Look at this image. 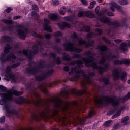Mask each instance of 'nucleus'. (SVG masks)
I'll use <instances>...</instances> for the list:
<instances>
[{
    "instance_id": "f257e3e1",
    "label": "nucleus",
    "mask_w": 130,
    "mask_h": 130,
    "mask_svg": "<svg viewBox=\"0 0 130 130\" xmlns=\"http://www.w3.org/2000/svg\"><path fill=\"white\" fill-rule=\"evenodd\" d=\"M48 101H49V102H53L55 109H53V110L50 109L51 112V113H50L49 112L50 106L49 105H47V108H45V107H44L45 110L40 113V116H37V115L34 113H32L31 114V116L32 120L31 122L32 123L33 121L39 122L40 121H41L42 119H43L44 120H48V119H49L48 113H49L51 118L55 119L56 118H57V117L60 116L59 112H62V113H67L69 110H71L73 106H79V102L77 101H73V102L68 101H65L59 97H57L56 99L53 100L48 99Z\"/></svg>"
},
{
    "instance_id": "f03ea898",
    "label": "nucleus",
    "mask_w": 130,
    "mask_h": 130,
    "mask_svg": "<svg viewBox=\"0 0 130 130\" xmlns=\"http://www.w3.org/2000/svg\"><path fill=\"white\" fill-rule=\"evenodd\" d=\"M84 54L85 55H87V56H89V57H85L82 59L86 67L93 68L94 70H98L99 74L101 76L103 75L104 72H107L108 70H109V64H104V66L102 67L98 66V64L96 62H94L95 58L93 57L92 51H86L84 52Z\"/></svg>"
},
{
    "instance_id": "7ed1b4c3",
    "label": "nucleus",
    "mask_w": 130,
    "mask_h": 130,
    "mask_svg": "<svg viewBox=\"0 0 130 130\" xmlns=\"http://www.w3.org/2000/svg\"><path fill=\"white\" fill-rule=\"evenodd\" d=\"M0 97L1 99L0 100V105H4V108L6 111L5 115L7 117H11V114H15L14 111L10 110V106L7 102L8 101H13V97L10 96L8 98L7 93H0Z\"/></svg>"
},
{
    "instance_id": "20e7f679",
    "label": "nucleus",
    "mask_w": 130,
    "mask_h": 130,
    "mask_svg": "<svg viewBox=\"0 0 130 130\" xmlns=\"http://www.w3.org/2000/svg\"><path fill=\"white\" fill-rule=\"evenodd\" d=\"M114 99H116V96L112 95V97L108 96L107 95H104L102 97L101 101L99 102V104H103L104 102L106 103H110L112 104L113 108L110 110L112 114H113L116 111H117V107L119 105V102L118 101H114Z\"/></svg>"
},
{
    "instance_id": "39448f33",
    "label": "nucleus",
    "mask_w": 130,
    "mask_h": 130,
    "mask_svg": "<svg viewBox=\"0 0 130 130\" xmlns=\"http://www.w3.org/2000/svg\"><path fill=\"white\" fill-rule=\"evenodd\" d=\"M114 99H116V96L112 95V97L108 96L107 95H104L102 97L101 101L99 102V104H103L104 102L106 103H110L112 104L113 108L110 110L112 114H113L116 111H117V107L119 105V102L118 101H114Z\"/></svg>"
},
{
    "instance_id": "423d86ee",
    "label": "nucleus",
    "mask_w": 130,
    "mask_h": 130,
    "mask_svg": "<svg viewBox=\"0 0 130 130\" xmlns=\"http://www.w3.org/2000/svg\"><path fill=\"white\" fill-rule=\"evenodd\" d=\"M13 47L10 44H6L3 51L4 53L0 54V61L2 63H6V62L11 61L12 58H16V55L14 54H10L6 56L7 54L10 53V50Z\"/></svg>"
},
{
    "instance_id": "0eeeda50",
    "label": "nucleus",
    "mask_w": 130,
    "mask_h": 130,
    "mask_svg": "<svg viewBox=\"0 0 130 130\" xmlns=\"http://www.w3.org/2000/svg\"><path fill=\"white\" fill-rule=\"evenodd\" d=\"M14 101L19 105H21V104H34L38 108H41V106L43 107L42 101L40 99V101L34 102L33 101L27 100L24 96H19V98L15 99Z\"/></svg>"
},
{
    "instance_id": "6e6552de",
    "label": "nucleus",
    "mask_w": 130,
    "mask_h": 130,
    "mask_svg": "<svg viewBox=\"0 0 130 130\" xmlns=\"http://www.w3.org/2000/svg\"><path fill=\"white\" fill-rule=\"evenodd\" d=\"M46 66L45 61L42 60L37 65V67H32L28 69H24L23 73L24 74H29L30 75H36L37 73L40 72V70H43Z\"/></svg>"
},
{
    "instance_id": "1a4fd4ad",
    "label": "nucleus",
    "mask_w": 130,
    "mask_h": 130,
    "mask_svg": "<svg viewBox=\"0 0 130 130\" xmlns=\"http://www.w3.org/2000/svg\"><path fill=\"white\" fill-rule=\"evenodd\" d=\"M39 50L38 46L35 45L33 46V51H31L29 49H24L22 51H19V53H22L29 60H33V54L36 55L38 53V51H39Z\"/></svg>"
},
{
    "instance_id": "9d476101",
    "label": "nucleus",
    "mask_w": 130,
    "mask_h": 130,
    "mask_svg": "<svg viewBox=\"0 0 130 130\" xmlns=\"http://www.w3.org/2000/svg\"><path fill=\"white\" fill-rule=\"evenodd\" d=\"M112 76L113 80L114 81H118V79H121L123 82H126L127 80V73L126 72H123L120 75V72H119V69L116 68L112 71Z\"/></svg>"
},
{
    "instance_id": "9b49d317",
    "label": "nucleus",
    "mask_w": 130,
    "mask_h": 130,
    "mask_svg": "<svg viewBox=\"0 0 130 130\" xmlns=\"http://www.w3.org/2000/svg\"><path fill=\"white\" fill-rule=\"evenodd\" d=\"M98 20L102 24H108L109 26H114V28H119V27L121 26V24H120V23L118 21L115 20L114 21H111L110 18L108 17H100L98 18Z\"/></svg>"
},
{
    "instance_id": "f8f14e48",
    "label": "nucleus",
    "mask_w": 130,
    "mask_h": 130,
    "mask_svg": "<svg viewBox=\"0 0 130 130\" xmlns=\"http://www.w3.org/2000/svg\"><path fill=\"white\" fill-rule=\"evenodd\" d=\"M63 47H65V50L66 51H70V52H73L75 51L77 53H81L83 51V49L77 48L75 47V43L73 42H67L63 44Z\"/></svg>"
},
{
    "instance_id": "ddd939ff",
    "label": "nucleus",
    "mask_w": 130,
    "mask_h": 130,
    "mask_svg": "<svg viewBox=\"0 0 130 130\" xmlns=\"http://www.w3.org/2000/svg\"><path fill=\"white\" fill-rule=\"evenodd\" d=\"M0 90L3 92H7L8 94H10L11 96H13V95L17 96H22L24 94V91H18V90L14 89L13 88L8 90V88L6 86L2 85H0Z\"/></svg>"
},
{
    "instance_id": "4468645a",
    "label": "nucleus",
    "mask_w": 130,
    "mask_h": 130,
    "mask_svg": "<svg viewBox=\"0 0 130 130\" xmlns=\"http://www.w3.org/2000/svg\"><path fill=\"white\" fill-rule=\"evenodd\" d=\"M54 73V70L52 69L50 70L47 71L46 74L37 75L35 76V78L38 82H42L46 79H48L50 76H52V74Z\"/></svg>"
},
{
    "instance_id": "2eb2a0df",
    "label": "nucleus",
    "mask_w": 130,
    "mask_h": 130,
    "mask_svg": "<svg viewBox=\"0 0 130 130\" xmlns=\"http://www.w3.org/2000/svg\"><path fill=\"white\" fill-rule=\"evenodd\" d=\"M78 45L79 46H82V45H85L86 48H89L90 47H94L95 46V41L92 40L91 41H88V43L85 40L81 39L78 40Z\"/></svg>"
},
{
    "instance_id": "dca6fc26",
    "label": "nucleus",
    "mask_w": 130,
    "mask_h": 130,
    "mask_svg": "<svg viewBox=\"0 0 130 130\" xmlns=\"http://www.w3.org/2000/svg\"><path fill=\"white\" fill-rule=\"evenodd\" d=\"M50 55L51 57H52L53 59H54V62L56 63V64L57 66H60V64H62V61H61L60 58H59V57H56V54L51 52Z\"/></svg>"
},
{
    "instance_id": "f3484780",
    "label": "nucleus",
    "mask_w": 130,
    "mask_h": 130,
    "mask_svg": "<svg viewBox=\"0 0 130 130\" xmlns=\"http://www.w3.org/2000/svg\"><path fill=\"white\" fill-rule=\"evenodd\" d=\"M130 99V91L127 93V94L123 97H120L118 98V100H114V101H118L119 102V105L120 103L124 104L126 101L128 100H129Z\"/></svg>"
},
{
    "instance_id": "a211bd4d",
    "label": "nucleus",
    "mask_w": 130,
    "mask_h": 130,
    "mask_svg": "<svg viewBox=\"0 0 130 130\" xmlns=\"http://www.w3.org/2000/svg\"><path fill=\"white\" fill-rule=\"evenodd\" d=\"M5 77L4 80H6L8 82L11 81V80L13 82H16V76H15V74L13 73L5 74Z\"/></svg>"
},
{
    "instance_id": "6ab92c4d",
    "label": "nucleus",
    "mask_w": 130,
    "mask_h": 130,
    "mask_svg": "<svg viewBox=\"0 0 130 130\" xmlns=\"http://www.w3.org/2000/svg\"><path fill=\"white\" fill-rule=\"evenodd\" d=\"M69 66H75L77 64L78 68H84V62L81 59L75 61H71L69 63Z\"/></svg>"
},
{
    "instance_id": "aec40b11",
    "label": "nucleus",
    "mask_w": 130,
    "mask_h": 130,
    "mask_svg": "<svg viewBox=\"0 0 130 130\" xmlns=\"http://www.w3.org/2000/svg\"><path fill=\"white\" fill-rule=\"evenodd\" d=\"M57 26L60 30H66V28L71 29V25L69 23L62 21L61 23H58Z\"/></svg>"
},
{
    "instance_id": "412c9836",
    "label": "nucleus",
    "mask_w": 130,
    "mask_h": 130,
    "mask_svg": "<svg viewBox=\"0 0 130 130\" xmlns=\"http://www.w3.org/2000/svg\"><path fill=\"white\" fill-rule=\"evenodd\" d=\"M70 93L71 95H78L79 96H82L84 94H87V91L84 89L83 91H77L76 89H70Z\"/></svg>"
},
{
    "instance_id": "4be33fe9",
    "label": "nucleus",
    "mask_w": 130,
    "mask_h": 130,
    "mask_svg": "<svg viewBox=\"0 0 130 130\" xmlns=\"http://www.w3.org/2000/svg\"><path fill=\"white\" fill-rule=\"evenodd\" d=\"M60 95L64 99H69L70 98V91L66 88H62L61 89Z\"/></svg>"
},
{
    "instance_id": "5701e85b",
    "label": "nucleus",
    "mask_w": 130,
    "mask_h": 130,
    "mask_svg": "<svg viewBox=\"0 0 130 130\" xmlns=\"http://www.w3.org/2000/svg\"><path fill=\"white\" fill-rule=\"evenodd\" d=\"M18 36L20 38V39H22V40H25L26 39V37L27 35L25 34V31L24 30L21 29H19L17 31Z\"/></svg>"
},
{
    "instance_id": "b1692460",
    "label": "nucleus",
    "mask_w": 130,
    "mask_h": 130,
    "mask_svg": "<svg viewBox=\"0 0 130 130\" xmlns=\"http://www.w3.org/2000/svg\"><path fill=\"white\" fill-rule=\"evenodd\" d=\"M115 9H117L118 11H121V7L118 5V4H116L115 3H112L110 7V9L112 12H115Z\"/></svg>"
},
{
    "instance_id": "393cba45",
    "label": "nucleus",
    "mask_w": 130,
    "mask_h": 130,
    "mask_svg": "<svg viewBox=\"0 0 130 130\" xmlns=\"http://www.w3.org/2000/svg\"><path fill=\"white\" fill-rule=\"evenodd\" d=\"M97 49H98V50H100L101 52V55H103V54H104V52L107 50V46L104 45H100L98 46Z\"/></svg>"
},
{
    "instance_id": "a878e982",
    "label": "nucleus",
    "mask_w": 130,
    "mask_h": 130,
    "mask_svg": "<svg viewBox=\"0 0 130 130\" xmlns=\"http://www.w3.org/2000/svg\"><path fill=\"white\" fill-rule=\"evenodd\" d=\"M62 59L63 61H72V58L69 54H67L66 52L62 53Z\"/></svg>"
},
{
    "instance_id": "bb28decb",
    "label": "nucleus",
    "mask_w": 130,
    "mask_h": 130,
    "mask_svg": "<svg viewBox=\"0 0 130 130\" xmlns=\"http://www.w3.org/2000/svg\"><path fill=\"white\" fill-rule=\"evenodd\" d=\"M48 18L52 21L58 20V15L56 13H50L48 15Z\"/></svg>"
},
{
    "instance_id": "cd10ccee",
    "label": "nucleus",
    "mask_w": 130,
    "mask_h": 130,
    "mask_svg": "<svg viewBox=\"0 0 130 130\" xmlns=\"http://www.w3.org/2000/svg\"><path fill=\"white\" fill-rule=\"evenodd\" d=\"M85 17L86 18H95V14L90 11H85Z\"/></svg>"
},
{
    "instance_id": "c85d7f7f",
    "label": "nucleus",
    "mask_w": 130,
    "mask_h": 130,
    "mask_svg": "<svg viewBox=\"0 0 130 130\" xmlns=\"http://www.w3.org/2000/svg\"><path fill=\"white\" fill-rule=\"evenodd\" d=\"M43 27L45 31L49 32V33H52V32H53L52 28H51V26H50V25H49L48 24L45 23L43 25Z\"/></svg>"
},
{
    "instance_id": "c756f323",
    "label": "nucleus",
    "mask_w": 130,
    "mask_h": 130,
    "mask_svg": "<svg viewBox=\"0 0 130 130\" xmlns=\"http://www.w3.org/2000/svg\"><path fill=\"white\" fill-rule=\"evenodd\" d=\"M43 27L45 31L49 32V33H52V32H53L52 28H51V26H50V25H49L48 24L45 23L43 25Z\"/></svg>"
},
{
    "instance_id": "7c9ffc66",
    "label": "nucleus",
    "mask_w": 130,
    "mask_h": 130,
    "mask_svg": "<svg viewBox=\"0 0 130 130\" xmlns=\"http://www.w3.org/2000/svg\"><path fill=\"white\" fill-rule=\"evenodd\" d=\"M128 46V44L123 42L121 44V46L120 47V49L122 51H123L124 52L125 51H127L128 49L126 48Z\"/></svg>"
},
{
    "instance_id": "2f4dec72",
    "label": "nucleus",
    "mask_w": 130,
    "mask_h": 130,
    "mask_svg": "<svg viewBox=\"0 0 130 130\" xmlns=\"http://www.w3.org/2000/svg\"><path fill=\"white\" fill-rule=\"evenodd\" d=\"M121 123H124V125H128L129 124V117L127 116L121 120Z\"/></svg>"
},
{
    "instance_id": "473e14b6",
    "label": "nucleus",
    "mask_w": 130,
    "mask_h": 130,
    "mask_svg": "<svg viewBox=\"0 0 130 130\" xmlns=\"http://www.w3.org/2000/svg\"><path fill=\"white\" fill-rule=\"evenodd\" d=\"M100 82L104 83L105 85H109V79L105 78L104 77H101L99 79Z\"/></svg>"
},
{
    "instance_id": "72a5a7b5",
    "label": "nucleus",
    "mask_w": 130,
    "mask_h": 130,
    "mask_svg": "<svg viewBox=\"0 0 130 130\" xmlns=\"http://www.w3.org/2000/svg\"><path fill=\"white\" fill-rule=\"evenodd\" d=\"M96 114V111L94 109H91L88 112V118H92L94 115Z\"/></svg>"
},
{
    "instance_id": "f704fd0d",
    "label": "nucleus",
    "mask_w": 130,
    "mask_h": 130,
    "mask_svg": "<svg viewBox=\"0 0 130 130\" xmlns=\"http://www.w3.org/2000/svg\"><path fill=\"white\" fill-rule=\"evenodd\" d=\"M17 28H20V29H23L24 30V33L26 35L29 33V30L26 27H24V25L22 24H20L17 26Z\"/></svg>"
},
{
    "instance_id": "c9c22d12",
    "label": "nucleus",
    "mask_w": 130,
    "mask_h": 130,
    "mask_svg": "<svg viewBox=\"0 0 130 130\" xmlns=\"http://www.w3.org/2000/svg\"><path fill=\"white\" fill-rule=\"evenodd\" d=\"M1 22H3L5 24H8V25H12V24L14 23V21H13V20L7 19H2Z\"/></svg>"
},
{
    "instance_id": "e433bc0d",
    "label": "nucleus",
    "mask_w": 130,
    "mask_h": 130,
    "mask_svg": "<svg viewBox=\"0 0 130 130\" xmlns=\"http://www.w3.org/2000/svg\"><path fill=\"white\" fill-rule=\"evenodd\" d=\"M11 30H13V26L10 25L7 26H3L1 28V31H11Z\"/></svg>"
},
{
    "instance_id": "4c0bfd02",
    "label": "nucleus",
    "mask_w": 130,
    "mask_h": 130,
    "mask_svg": "<svg viewBox=\"0 0 130 130\" xmlns=\"http://www.w3.org/2000/svg\"><path fill=\"white\" fill-rule=\"evenodd\" d=\"M2 38H3L5 41H6L7 43H10L12 41V38L9 36H3Z\"/></svg>"
},
{
    "instance_id": "58836bf2",
    "label": "nucleus",
    "mask_w": 130,
    "mask_h": 130,
    "mask_svg": "<svg viewBox=\"0 0 130 130\" xmlns=\"http://www.w3.org/2000/svg\"><path fill=\"white\" fill-rule=\"evenodd\" d=\"M113 63L115 66H122L123 60L115 59L113 61Z\"/></svg>"
},
{
    "instance_id": "ea45409f",
    "label": "nucleus",
    "mask_w": 130,
    "mask_h": 130,
    "mask_svg": "<svg viewBox=\"0 0 130 130\" xmlns=\"http://www.w3.org/2000/svg\"><path fill=\"white\" fill-rule=\"evenodd\" d=\"M121 114V111L118 110L117 111L114 115L112 116V119H114L116 118V117H118L120 116V115Z\"/></svg>"
},
{
    "instance_id": "a19ab883",
    "label": "nucleus",
    "mask_w": 130,
    "mask_h": 130,
    "mask_svg": "<svg viewBox=\"0 0 130 130\" xmlns=\"http://www.w3.org/2000/svg\"><path fill=\"white\" fill-rule=\"evenodd\" d=\"M41 91L45 94V95H46V96H48L49 93L48 91L47 90V89L44 86H41Z\"/></svg>"
},
{
    "instance_id": "79ce46f5",
    "label": "nucleus",
    "mask_w": 130,
    "mask_h": 130,
    "mask_svg": "<svg viewBox=\"0 0 130 130\" xmlns=\"http://www.w3.org/2000/svg\"><path fill=\"white\" fill-rule=\"evenodd\" d=\"M32 35L36 37V38H39V39H42L43 38V37H42V35L38 34L37 32L35 31H32Z\"/></svg>"
},
{
    "instance_id": "37998d69",
    "label": "nucleus",
    "mask_w": 130,
    "mask_h": 130,
    "mask_svg": "<svg viewBox=\"0 0 130 130\" xmlns=\"http://www.w3.org/2000/svg\"><path fill=\"white\" fill-rule=\"evenodd\" d=\"M62 32H61V31H57L53 34V36L54 37H59L60 36L61 37H62Z\"/></svg>"
},
{
    "instance_id": "c03bdc74",
    "label": "nucleus",
    "mask_w": 130,
    "mask_h": 130,
    "mask_svg": "<svg viewBox=\"0 0 130 130\" xmlns=\"http://www.w3.org/2000/svg\"><path fill=\"white\" fill-rule=\"evenodd\" d=\"M111 120H109L108 121H106L104 122L103 125H104V126L105 127H109V126H110L111 125Z\"/></svg>"
},
{
    "instance_id": "a18cd8bd",
    "label": "nucleus",
    "mask_w": 130,
    "mask_h": 130,
    "mask_svg": "<svg viewBox=\"0 0 130 130\" xmlns=\"http://www.w3.org/2000/svg\"><path fill=\"white\" fill-rule=\"evenodd\" d=\"M102 39L103 40V41H105V43L107 44H111V41L110 40H108L107 38L105 37H102Z\"/></svg>"
},
{
    "instance_id": "49530a36",
    "label": "nucleus",
    "mask_w": 130,
    "mask_h": 130,
    "mask_svg": "<svg viewBox=\"0 0 130 130\" xmlns=\"http://www.w3.org/2000/svg\"><path fill=\"white\" fill-rule=\"evenodd\" d=\"M12 73V67L11 66H8L5 70V74H10Z\"/></svg>"
},
{
    "instance_id": "de8ad7c7",
    "label": "nucleus",
    "mask_w": 130,
    "mask_h": 130,
    "mask_svg": "<svg viewBox=\"0 0 130 130\" xmlns=\"http://www.w3.org/2000/svg\"><path fill=\"white\" fill-rule=\"evenodd\" d=\"M83 29L85 32H90L91 28L89 26H85V25H83Z\"/></svg>"
},
{
    "instance_id": "09e8293b",
    "label": "nucleus",
    "mask_w": 130,
    "mask_h": 130,
    "mask_svg": "<svg viewBox=\"0 0 130 130\" xmlns=\"http://www.w3.org/2000/svg\"><path fill=\"white\" fill-rule=\"evenodd\" d=\"M82 76L83 77H84V78H86V79H87L88 82H89V83H91V76H90L89 74L87 75L86 73H83Z\"/></svg>"
},
{
    "instance_id": "8fccbe9b",
    "label": "nucleus",
    "mask_w": 130,
    "mask_h": 130,
    "mask_svg": "<svg viewBox=\"0 0 130 130\" xmlns=\"http://www.w3.org/2000/svg\"><path fill=\"white\" fill-rule=\"evenodd\" d=\"M93 36H94V32H89L86 35V37L87 39H91V38H93Z\"/></svg>"
},
{
    "instance_id": "3c124183",
    "label": "nucleus",
    "mask_w": 130,
    "mask_h": 130,
    "mask_svg": "<svg viewBox=\"0 0 130 130\" xmlns=\"http://www.w3.org/2000/svg\"><path fill=\"white\" fill-rule=\"evenodd\" d=\"M122 60H123V64H125V66H129L130 65V60L129 59H122Z\"/></svg>"
},
{
    "instance_id": "603ef678",
    "label": "nucleus",
    "mask_w": 130,
    "mask_h": 130,
    "mask_svg": "<svg viewBox=\"0 0 130 130\" xmlns=\"http://www.w3.org/2000/svg\"><path fill=\"white\" fill-rule=\"evenodd\" d=\"M71 38H72V39H74L75 40H76V39H79V36H78L77 32H74L73 34V36H71Z\"/></svg>"
},
{
    "instance_id": "864d4df0",
    "label": "nucleus",
    "mask_w": 130,
    "mask_h": 130,
    "mask_svg": "<svg viewBox=\"0 0 130 130\" xmlns=\"http://www.w3.org/2000/svg\"><path fill=\"white\" fill-rule=\"evenodd\" d=\"M77 16L78 18H82L83 16H85V11H81L78 12Z\"/></svg>"
},
{
    "instance_id": "5fc2aeb1",
    "label": "nucleus",
    "mask_w": 130,
    "mask_h": 130,
    "mask_svg": "<svg viewBox=\"0 0 130 130\" xmlns=\"http://www.w3.org/2000/svg\"><path fill=\"white\" fill-rule=\"evenodd\" d=\"M118 3L120 4V5H122V6L127 5L128 4L127 1L126 0H119Z\"/></svg>"
},
{
    "instance_id": "6e6d98bb",
    "label": "nucleus",
    "mask_w": 130,
    "mask_h": 130,
    "mask_svg": "<svg viewBox=\"0 0 130 130\" xmlns=\"http://www.w3.org/2000/svg\"><path fill=\"white\" fill-rule=\"evenodd\" d=\"M64 19H65L66 21H68V22H73V17L70 16H65Z\"/></svg>"
},
{
    "instance_id": "4d7b16f0",
    "label": "nucleus",
    "mask_w": 130,
    "mask_h": 130,
    "mask_svg": "<svg viewBox=\"0 0 130 130\" xmlns=\"http://www.w3.org/2000/svg\"><path fill=\"white\" fill-rule=\"evenodd\" d=\"M95 32H98L99 36H101L103 34V30L100 28H95Z\"/></svg>"
},
{
    "instance_id": "13d9d810",
    "label": "nucleus",
    "mask_w": 130,
    "mask_h": 130,
    "mask_svg": "<svg viewBox=\"0 0 130 130\" xmlns=\"http://www.w3.org/2000/svg\"><path fill=\"white\" fill-rule=\"evenodd\" d=\"M85 120L84 119L80 118L79 120V122L78 123L79 125H81V126L85 125Z\"/></svg>"
},
{
    "instance_id": "bf43d9fd",
    "label": "nucleus",
    "mask_w": 130,
    "mask_h": 130,
    "mask_svg": "<svg viewBox=\"0 0 130 130\" xmlns=\"http://www.w3.org/2000/svg\"><path fill=\"white\" fill-rule=\"evenodd\" d=\"M105 57L102 56L101 60L99 61L100 64L104 65L105 64Z\"/></svg>"
},
{
    "instance_id": "052dcab7",
    "label": "nucleus",
    "mask_w": 130,
    "mask_h": 130,
    "mask_svg": "<svg viewBox=\"0 0 130 130\" xmlns=\"http://www.w3.org/2000/svg\"><path fill=\"white\" fill-rule=\"evenodd\" d=\"M74 72H77V68H71V71L68 72V75H71L74 74Z\"/></svg>"
},
{
    "instance_id": "680f3d73",
    "label": "nucleus",
    "mask_w": 130,
    "mask_h": 130,
    "mask_svg": "<svg viewBox=\"0 0 130 130\" xmlns=\"http://www.w3.org/2000/svg\"><path fill=\"white\" fill-rule=\"evenodd\" d=\"M20 65H21V62H18L15 64H13L10 66L11 67L12 69H16V68H18L19 66H20Z\"/></svg>"
},
{
    "instance_id": "e2e57ef3",
    "label": "nucleus",
    "mask_w": 130,
    "mask_h": 130,
    "mask_svg": "<svg viewBox=\"0 0 130 130\" xmlns=\"http://www.w3.org/2000/svg\"><path fill=\"white\" fill-rule=\"evenodd\" d=\"M32 10H33V11L38 12V11H39V8H38V6H37V5L34 4L32 6Z\"/></svg>"
},
{
    "instance_id": "0e129e2a",
    "label": "nucleus",
    "mask_w": 130,
    "mask_h": 130,
    "mask_svg": "<svg viewBox=\"0 0 130 130\" xmlns=\"http://www.w3.org/2000/svg\"><path fill=\"white\" fill-rule=\"evenodd\" d=\"M5 121H6V117L2 116L0 117V124H2V123H5Z\"/></svg>"
},
{
    "instance_id": "69168bd1",
    "label": "nucleus",
    "mask_w": 130,
    "mask_h": 130,
    "mask_svg": "<svg viewBox=\"0 0 130 130\" xmlns=\"http://www.w3.org/2000/svg\"><path fill=\"white\" fill-rule=\"evenodd\" d=\"M32 84H29L26 87V91H31V90H32Z\"/></svg>"
},
{
    "instance_id": "338daca9",
    "label": "nucleus",
    "mask_w": 130,
    "mask_h": 130,
    "mask_svg": "<svg viewBox=\"0 0 130 130\" xmlns=\"http://www.w3.org/2000/svg\"><path fill=\"white\" fill-rule=\"evenodd\" d=\"M45 38L46 39L49 40L51 37H52V36L50 34H46L45 35Z\"/></svg>"
},
{
    "instance_id": "774afa93",
    "label": "nucleus",
    "mask_w": 130,
    "mask_h": 130,
    "mask_svg": "<svg viewBox=\"0 0 130 130\" xmlns=\"http://www.w3.org/2000/svg\"><path fill=\"white\" fill-rule=\"evenodd\" d=\"M11 11H13V9L11 7H7V9L5 10L7 13H11Z\"/></svg>"
}]
</instances>
